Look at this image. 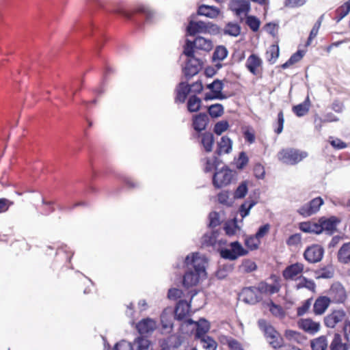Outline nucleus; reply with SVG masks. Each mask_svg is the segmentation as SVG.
Returning <instances> with one entry per match:
<instances>
[{
	"instance_id": "obj_59",
	"label": "nucleus",
	"mask_w": 350,
	"mask_h": 350,
	"mask_svg": "<svg viewBox=\"0 0 350 350\" xmlns=\"http://www.w3.org/2000/svg\"><path fill=\"white\" fill-rule=\"evenodd\" d=\"M248 162L249 157H247L246 152L241 151L239 154L238 161L236 163V167L238 170H241L247 165Z\"/></svg>"
},
{
	"instance_id": "obj_49",
	"label": "nucleus",
	"mask_w": 350,
	"mask_h": 350,
	"mask_svg": "<svg viewBox=\"0 0 350 350\" xmlns=\"http://www.w3.org/2000/svg\"><path fill=\"white\" fill-rule=\"evenodd\" d=\"M248 192L247 180L242 181L235 189L233 197L234 199H243L245 197Z\"/></svg>"
},
{
	"instance_id": "obj_9",
	"label": "nucleus",
	"mask_w": 350,
	"mask_h": 350,
	"mask_svg": "<svg viewBox=\"0 0 350 350\" xmlns=\"http://www.w3.org/2000/svg\"><path fill=\"white\" fill-rule=\"evenodd\" d=\"M239 295L243 297V301L245 303L251 305H254L262 299L258 286L244 287L242 288Z\"/></svg>"
},
{
	"instance_id": "obj_27",
	"label": "nucleus",
	"mask_w": 350,
	"mask_h": 350,
	"mask_svg": "<svg viewBox=\"0 0 350 350\" xmlns=\"http://www.w3.org/2000/svg\"><path fill=\"white\" fill-rule=\"evenodd\" d=\"M232 149V141L226 135L222 136L219 142H217V148L215 154L220 156L224 152L229 154Z\"/></svg>"
},
{
	"instance_id": "obj_24",
	"label": "nucleus",
	"mask_w": 350,
	"mask_h": 350,
	"mask_svg": "<svg viewBox=\"0 0 350 350\" xmlns=\"http://www.w3.org/2000/svg\"><path fill=\"white\" fill-rule=\"evenodd\" d=\"M331 303V298L327 296H320L314 301L313 312L316 315L323 314Z\"/></svg>"
},
{
	"instance_id": "obj_12",
	"label": "nucleus",
	"mask_w": 350,
	"mask_h": 350,
	"mask_svg": "<svg viewBox=\"0 0 350 350\" xmlns=\"http://www.w3.org/2000/svg\"><path fill=\"white\" fill-rule=\"evenodd\" d=\"M328 293L329 295V297L331 298V302L335 304L344 303L347 298L346 291L340 282L332 284Z\"/></svg>"
},
{
	"instance_id": "obj_7",
	"label": "nucleus",
	"mask_w": 350,
	"mask_h": 350,
	"mask_svg": "<svg viewBox=\"0 0 350 350\" xmlns=\"http://www.w3.org/2000/svg\"><path fill=\"white\" fill-rule=\"evenodd\" d=\"M323 204V199L318 196L301 206L297 209V213L304 217H308L318 213Z\"/></svg>"
},
{
	"instance_id": "obj_1",
	"label": "nucleus",
	"mask_w": 350,
	"mask_h": 350,
	"mask_svg": "<svg viewBox=\"0 0 350 350\" xmlns=\"http://www.w3.org/2000/svg\"><path fill=\"white\" fill-rule=\"evenodd\" d=\"M90 6V12L85 18L77 21L72 33L67 38L65 48L77 45L81 36L87 37L91 42V50L98 51L107 41L103 29L98 24L97 18L92 17V12L100 10L105 12H111L124 18L133 26L140 28L146 22H148L152 13L145 6L139 5L132 9H126L121 6L108 8L101 0H85Z\"/></svg>"
},
{
	"instance_id": "obj_41",
	"label": "nucleus",
	"mask_w": 350,
	"mask_h": 350,
	"mask_svg": "<svg viewBox=\"0 0 350 350\" xmlns=\"http://www.w3.org/2000/svg\"><path fill=\"white\" fill-rule=\"evenodd\" d=\"M330 350H348V346L342 342V336L338 332L334 334V338L329 345Z\"/></svg>"
},
{
	"instance_id": "obj_29",
	"label": "nucleus",
	"mask_w": 350,
	"mask_h": 350,
	"mask_svg": "<svg viewBox=\"0 0 350 350\" xmlns=\"http://www.w3.org/2000/svg\"><path fill=\"white\" fill-rule=\"evenodd\" d=\"M234 269V264H219L215 271V277L220 280H224Z\"/></svg>"
},
{
	"instance_id": "obj_25",
	"label": "nucleus",
	"mask_w": 350,
	"mask_h": 350,
	"mask_svg": "<svg viewBox=\"0 0 350 350\" xmlns=\"http://www.w3.org/2000/svg\"><path fill=\"white\" fill-rule=\"evenodd\" d=\"M196 326L194 338L196 340L206 336V334L209 332L211 327L209 321L203 317L200 318L198 321H197Z\"/></svg>"
},
{
	"instance_id": "obj_34",
	"label": "nucleus",
	"mask_w": 350,
	"mask_h": 350,
	"mask_svg": "<svg viewBox=\"0 0 350 350\" xmlns=\"http://www.w3.org/2000/svg\"><path fill=\"white\" fill-rule=\"evenodd\" d=\"M241 27L237 23L228 22L222 29L223 33L231 37H237L241 34Z\"/></svg>"
},
{
	"instance_id": "obj_28",
	"label": "nucleus",
	"mask_w": 350,
	"mask_h": 350,
	"mask_svg": "<svg viewBox=\"0 0 350 350\" xmlns=\"http://www.w3.org/2000/svg\"><path fill=\"white\" fill-rule=\"evenodd\" d=\"M200 144L202 146L206 152H211L213 150V146L215 142L214 135L211 132L201 133Z\"/></svg>"
},
{
	"instance_id": "obj_10",
	"label": "nucleus",
	"mask_w": 350,
	"mask_h": 350,
	"mask_svg": "<svg viewBox=\"0 0 350 350\" xmlns=\"http://www.w3.org/2000/svg\"><path fill=\"white\" fill-rule=\"evenodd\" d=\"M209 122L208 116L205 112H201L193 116L192 128L197 133L196 137H200V133L206 129Z\"/></svg>"
},
{
	"instance_id": "obj_19",
	"label": "nucleus",
	"mask_w": 350,
	"mask_h": 350,
	"mask_svg": "<svg viewBox=\"0 0 350 350\" xmlns=\"http://www.w3.org/2000/svg\"><path fill=\"white\" fill-rule=\"evenodd\" d=\"M297 324L300 329L312 335L318 332L321 327L319 323L312 321L310 318L300 319Z\"/></svg>"
},
{
	"instance_id": "obj_61",
	"label": "nucleus",
	"mask_w": 350,
	"mask_h": 350,
	"mask_svg": "<svg viewBox=\"0 0 350 350\" xmlns=\"http://www.w3.org/2000/svg\"><path fill=\"white\" fill-rule=\"evenodd\" d=\"M222 31V29L213 22H206V33L212 36H217Z\"/></svg>"
},
{
	"instance_id": "obj_30",
	"label": "nucleus",
	"mask_w": 350,
	"mask_h": 350,
	"mask_svg": "<svg viewBox=\"0 0 350 350\" xmlns=\"http://www.w3.org/2000/svg\"><path fill=\"white\" fill-rule=\"evenodd\" d=\"M223 229L227 236L232 237L235 235L237 231L241 230V226L238 224L237 217L227 220L223 226Z\"/></svg>"
},
{
	"instance_id": "obj_63",
	"label": "nucleus",
	"mask_w": 350,
	"mask_h": 350,
	"mask_svg": "<svg viewBox=\"0 0 350 350\" xmlns=\"http://www.w3.org/2000/svg\"><path fill=\"white\" fill-rule=\"evenodd\" d=\"M254 175L257 179H263L265 176V170L264 166L257 163L254 167Z\"/></svg>"
},
{
	"instance_id": "obj_22",
	"label": "nucleus",
	"mask_w": 350,
	"mask_h": 350,
	"mask_svg": "<svg viewBox=\"0 0 350 350\" xmlns=\"http://www.w3.org/2000/svg\"><path fill=\"white\" fill-rule=\"evenodd\" d=\"M230 8L237 16L243 13L247 15L251 10V6L247 0H233L230 4Z\"/></svg>"
},
{
	"instance_id": "obj_3",
	"label": "nucleus",
	"mask_w": 350,
	"mask_h": 350,
	"mask_svg": "<svg viewBox=\"0 0 350 350\" xmlns=\"http://www.w3.org/2000/svg\"><path fill=\"white\" fill-rule=\"evenodd\" d=\"M217 251L221 258L230 261H234L249 253L239 241L230 242L228 247L219 246Z\"/></svg>"
},
{
	"instance_id": "obj_40",
	"label": "nucleus",
	"mask_w": 350,
	"mask_h": 350,
	"mask_svg": "<svg viewBox=\"0 0 350 350\" xmlns=\"http://www.w3.org/2000/svg\"><path fill=\"white\" fill-rule=\"evenodd\" d=\"M328 346L327 337L324 335L320 336L310 340L312 350H327Z\"/></svg>"
},
{
	"instance_id": "obj_14",
	"label": "nucleus",
	"mask_w": 350,
	"mask_h": 350,
	"mask_svg": "<svg viewBox=\"0 0 350 350\" xmlns=\"http://www.w3.org/2000/svg\"><path fill=\"white\" fill-rule=\"evenodd\" d=\"M345 317L346 312L343 310H334L325 317L324 324L327 327L334 328L338 323L344 321Z\"/></svg>"
},
{
	"instance_id": "obj_55",
	"label": "nucleus",
	"mask_w": 350,
	"mask_h": 350,
	"mask_svg": "<svg viewBox=\"0 0 350 350\" xmlns=\"http://www.w3.org/2000/svg\"><path fill=\"white\" fill-rule=\"evenodd\" d=\"M199 340L203 343V347L206 350H216L217 344L211 336H206Z\"/></svg>"
},
{
	"instance_id": "obj_11",
	"label": "nucleus",
	"mask_w": 350,
	"mask_h": 350,
	"mask_svg": "<svg viewBox=\"0 0 350 350\" xmlns=\"http://www.w3.org/2000/svg\"><path fill=\"white\" fill-rule=\"evenodd\" d=\"M202 62L199 58L188 59L183 72L187 80L198 75L202 68Z\"/></svg>"
},
{
	"instance_id": "obj_13",
	"label": "nucleus",
	"mask_w": 350,
	"mask_h": 350,
	"mask_svg": "<svg viewBox=\"0 0 350 350\" xmlns=\"http://www.w3.org/2000/svg\"><path fill=\"white\" fill-rule=\"evenodd\" d=\"M190 306V304L187 300H179L176 307L173 308L174 319L178 321H184L189 313Z\"/></svg>"
},
{
	"instance_id": "obj_42",
	"label": "nucleus",
	"mask_w": 350,
	"mask_h": 350,
	"mask_svg": "<svg viewBox=\"0 0 350 350\" xmlns=\"http://www.w3.org/2000/svg\"><path fill=\"white\" fill-rule=\"evenodd\" d=\"M228 51L227 48L224 45H218L213 53L212 62L223 61L228 57Z\"/></svg>"
},
{
	"instance_id": "obj_4",
	"label": "nucleus",
	"mask_w": 350,
	"mask_h": 350,
	"mask_svg": "<svg viewBox=\"0 0 350 350\" xmlns=\"http://www.w3.org/2000/svg\"><path fill=\"white\" fill-rule=\"evenodd\" d=\"M258 325L260 329L264 332L265 336L267 338L271 339L269 344L273 349H278L283 346V338L274 327L268 323L265 319H259Z\"/></svg>"
},
{
	"instance_id": "obj_35",
	"label": "nucleus",
	"mask_w": 350,
	"mask_h": 350,
	"mask_svg": "<svg viewBox=\"0 0 350 350\" xmlns=\"http://www.w3.org/2000/svg\"><path fill=\"white\" fill-rule=\"evenodd\" d=\"M262 64V59L255 54L249 56L246 61V68L253 75H256L258 67Z\"/></svg>"
},
{
	"instance_id": "obj_5",
	"label": "nucleus",
	"mask_w": 350,
	"mask_h": 350,
	"mask_svg": "<svg viewBox=\"0 0 350 350\" xmlns=\"http://www.w3.org/2000/svg\"><path fill=\"white\" fill-rule=\"evenodd\" d=\"M280 160L287 165H295L306 159L308 154L306 151L293 148L282 149L279 154Z\"/></svg>"
},
{
	"instance_id": "obj_62",
	"label": "nucleus",
	"mask_w": 350,
	"mask_h": 350,
	"mask_svg": "<svg viewBox=\"0 0 350 350\" xmlns=\"http://www.w3.org/2000/svg\"><path fill=\"white\" fill-rule=\"evenodd\" d=\"M256 238L255 235H250L245 238V245L247 247H248L250 250H256L258 247L259 241H256Z\"/></svg>"
},
{
	"instance_id": "obj_8",
	"label": "nucleus",
	"mask_w": 350,
	"mask_h": 350,
	"mask_svg": "<svg viewBox=\"0 0 350 350\" xmlns=\"http://www.w3.org/2000/svg\"><path fill=\"white\" fill-rule=\"evenodd\" d=\"M324 252V248L321 245L312 244L306 248L304 258L309 263H317L322 260Z\"/></svg>"
},
{
	"instance_id": "obj_57",
	"label": "nucleus",
	"mask_w": 350,
	"mask_h": 350,
	"mask_svg": "<svg viewBox=\"0 0 350 350\" xmlns=\"http://www.w3.org/2000/svg\"><path fill=\"white\" fill-rule=\"evenodd\" d=\"M229 122L227 120H221L215 123L213 132L217 135H221L224 132L227 131L229 128Z\"/></svg>"
},
{
	"instance_id": "obj_15",
	"label": "nucleus",
	"mask_w": 350,
	"mask_h": 350,
	"mask_svg": "<svg viewBox=\"0 0 350 350\" xmlns=\"http://www.w3.org/2000/svg\"><path fill=\"white\" fill-rule=\"evenodd\" d=\"M175 103H184L191 93V86L187 82L181 81L176 88Z\"/></svg>"
},
{
	"instance_id": "obj_46",
	"label": "nucleus",
	"mask_w": 350,
	"mask_h": 350,
	"mask_svg": "<svg viewBox=\"0 0 350 350\" xmlns=\"http://www.w3.org/2000/svg\"><path fill=\"white\" fill-rule=\"evenodd\" d=\"M270 312L275 317L280 319H284L286 317V312L284 310L282 307L278 304L274 303L272 300L267 304Z\"/></svg>"
},
{
	"instance_id": "obj_2",
	"label": "nucleus",
	"mask_w": 350,
	"mask_h": 350,
	"mask_svg": "<svg viewBox=\"0 0 350 350\" xmlns=\"http://www.w3.org/2000/svg\"><path fill=\"white\" fill-rule=\"evenodd\" d=\"M183 267H186L182 282L185 288L196 286L200 278L206 277V267L204 262L200 260L198 252L188 254L183 262Z\"/></svg>"
},
{
	"instance_id": "obj_43",
	"label": "nucleus",
	"mask_w": 350,
	"mask_h": 350,
	"mask_svg": "<svg viewBox=\"0 0 350 350\" xmlns=\"http://www.w3.org/2000/svg\"><path fill=\"white\" fill-rule=\"evenodd\" d=\"M82 83L80 80H76L67 86H65L63 89L65 96L67 99L72 100V98L77 90L80 89L81 83Z\"/></svg>"
},
{
	"instance_id": "obj_6",
	"label": "nucleus",
	"mask_w": 350,
	"mask_h": 350,
	"mask_svg": "<svg viewBox=\"0 0 350 350\" xmlns=\"http://www.w3.org/2000/svg\"><path fill=\"white\" fill-rule=\"evenodd\" d=\"M234 174L235 172L224 165L219 171L215 172L212 178L213 185L216 189L226 187L231 183Z\"/></svg>"
},
{
	"instance_id": "obj_52",
	"label": "nucleus",
	"mask_w": 350,
	"mask_h": 350,
	"mask_svg": "<svg viewBox=\"0 0 350 350\" xmlns=\"http://www.w3.org/2000/svg\"><path fill=\"white\" fill-rule=\"evenodd\" d=\"M299 278H301V281L296 284L295 288L297 290L306 288L312 292L315 291L316 284L312 280L304 276H301Z\"/></svg>"
},
{
	"instance_id": "obj_31",
	"label": "nucleus",
	"mask_w": 350,
	"mask_h": 350,
	"mask_svg": "<svg viewBox=\"0 0 350 350\" xmlns=\"http://www.w3.org/2000/svg\"><path fill=\"white\" fill-rule=\"evenodd\" d=\"M337 258L340 263L348 264L350 262V241L342 245L338 252Z\"/></svg>"
},
{
	"instance_id": "obj_54",
	"label": "nucleus",
	"mask_w": 350,
	"mask_h": 350,
	"mask_svg": "<svg viewBox=\"0 0 350 350\" xmlns=\"http://www.w3.org/2000/svg\"><path fill=\"white\" fill-rule=\"evenodd\" d=\"M116 178L122 183H124L129 189H135L139 187L138 183L135 182L130 177L123 174H117Z\"/></svg>"
},
{
	"instance_id": "obj_18",
	"label": "nucleus",
	"mask_w": 350,
	"mask_h": 350,
	"mask_svg": "<svg viewBox=\"0 0 350 350\" xmlns=\"http://www.w3.org/2000/svg\"><path fill=\"white\" fill-rule=\"evenodd\" d=\"M174 320L173 308L172 307L165 308L160 316L162 328L169 329V332H171L174 327Z\"/></svg>"
},
{
	"instance_id": "obj_50",
	"label": "nucleus",
	"mask_w": 350,
	"mask_h": 350,
	"mask_svg": "<svg viewBox=\"0 0 350 350\" xmlns=\"http://www.w3.org/2000/svg\"><path fill=\"white\" fill-rule=\"evenodd\" d=\"M258 267L254 261L250 259H244L241 265L239 267L241 271L245 273H250L257 269Z\"/></svg>"
},
{
	"instance_id": "obj_33",
	"label": "nucleus",
	"mask_w": 350,
	"mask_h": 350,
	"mask_svg": "<svg viewBox=\"0 0 350 350\" xmlns=\"http://www.w3.org/2000/svg\"><path fill=\"white\" fill-rule=\"evenodd\" d=\"M310 106V100L308 96L304 102L294 105L292 107V111L297 117H303L309 111Z\"/></svg>"
},
{
	"instance_id": "obj_48",
	"label": "nucleus",
	"mask_w": 350,
	"mask_h": 350,
	"mask_svg": "<svg viewBox=\"0 0 350 350\" xmlns=\"http://www.w3.org/2000/svg\"><path fill=\"white\" fill-rule=\"evenodd\" d=\"M195 49L196 48V45L193 44V40L186 39L183 46V54L187 57V59L197 58L195 56Z\"/></svg>"
},
{
	"instance_id": "obj_21",
	"label": "nucleus",
	"mask_w": 350,
	"mask_h": 350,
	"mask_svg": "<svg viewBox=\"0 0 350 350\" xmlns=\"http://www.w3.org/2000/svg\"><path fill=\"white\" fill-rule=\"evenodd\" d=\"M271 278L274 279V284H269L265 281L258 283V286L260 294L269 293L270 295H273L280 291L281 286L278 278L275 275H272Z\"/></svg>"
},
{
	"instance_id": "obj_16",
	"label": "nucleus",
	"mask_w": 350,
	"mask_h": 350,
	"mask_svg": "<svg viewBox=\"0 0 350 350\" xmlns=\"http://www.w3.org/2000/svg\"><path fill=\"white\" fill-rule=\"evenodd\" d=\"M198 33H206V22L190 21L186 27L187 36H194Z\"/></svg>"
},
{
	"instance_id": "obj_53",
	"label": "nucleus",
	"mask_w": 350,
	"mask_h": 350,
	"mask_svg": "<svg viewBox=\"0 0 350 350\" xmlns=\"http://www.w3.org/2000/svg\"><path fill=\"white\" fill-rule=\"evenodd\" d=\"M267 61L273 64L279 57L280 49L278 45L272 44L270 49L267 51Z\"/></svg>"
},
{
	"instance_id": "obj_44",
	"label": "nucleus",
	"mask_w": 350,
	"mask_h": 350,
	"mask_svg": "<svg viewBox=\"0 0 350 350\" xmlns=\"http://www.w3.org/2000/svg\"><path fill=\"white\" fill-rule=\"evenodd\" d=\"M219 235V230H212L209 232L205 233L202 237L203 243L207 246H213L217 243V237Z\"/></svg>"
},
{
	"instance_id": "obj_45",
	"label": "nucleus",
	"mask_w": 350,
	"mask_h": 350,
	"mask_svg": "<svg viewBox=\"0 0 350 350\" xmlns=\"http://www.w3.org/2000/svg\"><path fill=\"white\" fill-rule=\"evenodd\" d=\"M284 336L288 340L297 343H302L306 339V337L301 333L293 329H286Z\"/></svg>"
},
{
	"instance_id": "obj_58",
	"label": "nucleus",
	"mask_w": 350,
	"mask_h": 350,
	"mask_svg": "<svg viewBox=\"0 0 350 350\" xmlns=\"http://www.w3.org/2000/svg\"><path fill=\"white\" fill-rule=\"evenodd\" d=\"M112 72H113V69L111 68H110L109 66L105 65V69L103 71V82H102V85L100 88H98L94 90L95 94H96L98 96H100L105 92V89L103 88V85L105 83L107 75Z\"/></svg>"
},
{
	"instance_id": "obj_32",
	"label": "nucleus",
	"mask_w": 350,
	"mask_h": 350,
	"mask_svg": "<svg viewBox=\"0 0 350 350\" xmlns=\"http://www.w3.org/2000/svg\"><path fill=\"white\" fill-rule=\"evenodd\" d=\"M193 44L199 50L210 51L212 50L213 44L211 40L205 38L201 36H198L193 40Z\"/></svg>"
},
{
	"instance_id": "obj_51",
	"label": "nucleus",
	"mask_w": 350,
	"mask_h": 350,
	"mask_svg": "<svg viewBox=\"0 0 350 350\" xmlns=\"http://www.w3.org/2000/svg\"><path fill=\"white\" fill-rule=\"evenodd\" d=\"M245 23L252 31L256 32L258 31L261 23L257 16L247 14L245 16Z\"/></svg>"
},
{
	"instance_id": "obj_47",
	"label": "nucleus",
	"mask_w": 350,
	"mask_h": 350,
	"mask_svg": "<svg viewBox=\"0 0 350 350\" xmlns=\"http://www.w3.org/2000/svg\"><path fill=\"white\" fill-rule=\"evenodd\" d=\"M208 115L212 118H218L221 117L224 113V108L223 105L220 103H215L207 107Z\"/></svg>"
},
{
	"instance_id": "obj_38",
	"label": "nucleus",
	"mask_w": 350,
	"mask_h": 350,
	"mask_svg": "<svg viewBox=\"0 0 350 350\" xmlns=\"http://www.w3.org/2000/svg\"><path fill=\"white\" fill-rule=\"evenodd\" d=\"M257 204V201L253 199H248L243 202L239 208V213L241 216V221L243 219L250 215V210Z\"/></svg>"
},
{
	"instance_id": "obj_64",
	"label": "nucleus",
	"mask_w": 350,
	"mask_h": 350,
	"mask_svg": "<svg viewBox=\"0 0 350 350\" xmlns=\"http://www.w3.org/2000/svg\"><path fill=\"white\" fill-rule=\"evenodd\" d=\"M132 342L122 340L115 344L113 350H132Z\"/></svg>"
},
{
	"instance_id": "obj_26",
	"label": "nucleus",
	"mask_w": 350,
	"mask_h": 350,
	"mask_svg": "<svg viewBox=\"0 0 350 350\" xmlns=\"http://www.w3.org/2000/svg\"><path fill=\"white\" fill-rule=\"evenodd\" d=\"M136 329L141 335L151 333L155 329V322L150 318L143 319L137 323Z\"/></svg>"
},
{
	"instance_id": "obj_39",
	"label": "nucleus",
	"mask_w": 350,
	"mask_h": 350,
	"mask_svg": "<svg viewBox=\"0 0 350 350\" xmlns=\"http://www.w3.org/2000/svg\"><path fill=\"white\" fill-rule=\"evenodd\" d=\"M150 341L142 336H137L132 342V350H149Z\"/></svg>"
},
{
	"instance_id": "obj_23",
	"label": "nucleus",
	"mask_w": 350,
	"mask_h": 350,
	"mask_svg": "<svg viewBox=\"0 0 350 350\" xmlns=\"http://www.w3.org/2000/svg\"><path fill=\"white\" fill-rule=\"evenodd\" d=\"M220 10L214 5L201 4L197 10L198 16H206L209 18H216L220 14Z\"/></svg>"
},
{
	"instance_id": "obj_36",
	"label": "nucleus",
	"mask_w": 350,
	"mask_h": 350,
	"mask_svg": "<svg viewBox=\"0 0 350 350\" xmlns=\"http://www.w3.org/2000/svg\"><path fill=\"white\" fill-rule=\"evenodd\" d=\"M202 107V100L197 95H191L187 103V110L190 113L198 112Z\"/></svg>"
},
{
	"instance_id": "obj_17",
	"label": "nucleus",
	"mask_w": 350,
	"mask_h": 350,
	"mask_svg": "<svg viewBox=\"0 0 350 350\" xmlns=\"http://www.w3.org/2000/svg\"><path fill=\"white\" fill-rule=\"evenodd\" d=\"M320 222L323 227V231L327 234H333L337 229L338 224L340 222V220L336 216H330L327 218L325 217H320Z\"/></svg>"
},
{
	"instance_id": "obj_60",
	"label": "nucleus",
	"mask_w": 350,
	"mask_h": 350,
	"mask_svg": "<svg viewBox=\"0 0 350 350\" xmlns=\"http://www.w3.org/2000/svg\"><path fill=\"white\" fill-rule=\"evenodd\" d=\"M284 113L283 111L281 110L278 113V117L276 122L275 123V127L274 129V132L276 134H280L284 129Z\"/></svg>"
},
{
	"instance_id": "obj_37",
	"label": "nucleus",
	"mask_w": 350,
	"mask_h": 350,
	"mask_svg": "<svg viewBox=\"0 0 350 350\" xmlns=\"http://www.w3.org/2000/svg\"><path fill=\"white\" fill-rule=\"evenodd\" d=\"M206 87L212 93H214L219 96H228L222 92L224 88V83L219 79H214L212 83L207 84Z\"/></svg>"
},
{
	"instance_id": "obj_20",
	"label": "nucleus",
	"mask_w": 350,
	"mask_h": 350,
	"mask_svg": "<svg viewBox=\"0 0 350 350\" xmlns=\"http://www.w3.org/2000/svg\"><path fill=\"white\" fill-rule=\"evenodd\" d=\"M304 265L295 262L287 266L282 271V275L286 280H293L304 271Z\"/></svg>"
},
{
	"instance_id": "obj_56",
	"label": "nucleus",
	"mask_w": 350,
	"mask_h": 350,
	"mask_svg": "<svg viewBox=\"0 0 350 350\" xmlns=\"http://www.w3.org/2000/svg\"><path fill=\"white\" fill-rule=\"evenodd\" d=\"M221 224L220 216L218 212L212 211L208 214V227L214 228Z\"/></svg>"
}]
</instances>
